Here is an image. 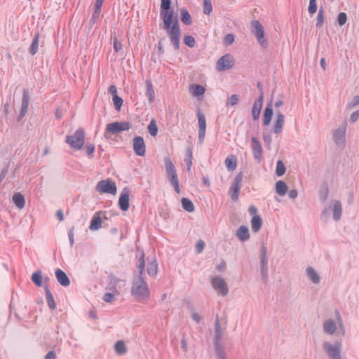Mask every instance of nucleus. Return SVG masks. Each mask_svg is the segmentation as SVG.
Wrapping results in <instances>:
<instances>
[{"mask_svg": "<svg viewBox=\"0 0 359 359\" xmlns=\"http://www.w3.org/2000/svg\"><path fill=\"white\" fill-rule=\"evenodd\" d=\"M359 104V95L353 97L352 101L348 104L349 107H353L354 106Z\"/></svg>", "mask_w": 359, "mask_h": 359, "instance_id": "63", "label": "nucleus"}, {"mask_svg": "<svg viewBox=\"0 0 359 359\" xmlns=\"http://www.w3.org/2000/svg\"><path fill=\"white\" fill-rule=\"evenodd\" d=\"M29 102V96L28 94V91L27 89H24L19 119L20 118L24 117L27 114V111H28Z\"/></svg>", "mask_w": 359, "mask_h": 359, "instance_id": "20", "label": "nucleus"}, {"mask_svg": "<svg viewBox=\"0 0 359 359\" xmlns=\"http://www.w3.org/2000/svg\"><path fill=\"white\" fill-rule=\"evenodd\" d=\"M243 173L241 172L238 173L234 179L230 190L229 195L232 201H237L240 194V190L242 187Z\"/></svg>", "mask_w": 359, "mask_h": 359, "instance_id": "8", "label": "nucleus"}, {"mask_svg": "<svg viewBox=\"0 0 359 359\" xmlns=\"http://www.w3.org/2000/svg\"><path fill=\"white\" fill-rule=\"evenodd\" d=\"M123 99L118 96V95H116L114 97H113V102H114V107H115V109L118 111L120 110L122 104H123Z\"/></svg>", "mask_w": 359, "mask_h": 359, "instance_id": "52", "label": "nucleus"}, {"mask_svg": "<svg viewBox=\"0 0 359 359\" xmlns=\"http://www.w3.org/2000/svg\"><path fill=\"white\" fill-rule=\"evenodd\" d=\"M236 236L241 241L248 240L250 238L248 228L246 226H240L236 232Z\"/></svg>", "mask_w": 359, "mask_h": 359, "instance_id": "25", "label": "nucleus"}, {"mask_svg": "<svg viewBox=\"0 0 359 359\" xmlns=\"http://www.w3.org/2000/svg\"><path fill=\"white\" fill-rule=\"evenodd\" d=\"M32 280L39 287L42 285V273L41 271H35L32 276Z\"/></svg>", "mask_w": 359, "mask_h": 359, "instance_id": "40", "label": "nucleus"}, {"mask_svg": "<svg viewBox=\"0 0 359 359\" xmlns=\"http://www.w3.org/2000/svg\"><path fill=\"white\" fill-rule=\"evenodd\" d=\"M133 149L135 154L139 156H143L146 152L144 140L141 136H136L133 140Z\"/></svg>", "mask_w": 359, "mask_h": 359, "instance_id": "14", "label": "nucleus"}, {"mask_svg": "<svg viewBox=\"0 0 359 359\" xmlns=\"http://www.w3.org/2000/svg\"><path fill=\"white\" fill-rule=\"evenodd\" d=\"M119 292L117 290L114 289L113 292H107L104 294L103 300L107 303H111L115 300L116 295H118Z\"/></svg>", "mask_w": 359, "mask_h": 359, "instance_id": "42", "label": "nucleus"}, {"mask_svg": "<svg viewBox=\"0 0 359 359\" xmlns=\"http://www.w3.org/2000/svg\"><path fill=\"white\" fill-rule=\"evenodd\" d=\"M184 162L187 164V170L189 171L192 166V151L191 149H187V155L184 158Z\"/></svg>", "mask_w": 359, "mask_h": 359, "instance_id": "49", "label": "nucleus"}, {"mask_svg": "<svg viewBox=\"0 0 359 359\" xmlns=\"http://www.w3.org/2000/svg\"><path fill=\"white\" fill-rule=\"evenodd\" d=\"M251 144L254 158L257 161L258 163H260L263 159V150L262 144L258 139L255 137H252L251 138Z\"/></svg>", "mask_w": 359, "mask_h": 359, "instance_id": "15", "label": "nucleus"}, {"mask_svg": "<svg viewBox=\"0 0 359 359\" xmlns=\"http://www.w3.org/2000/svg\"><path fill=\"white\" fill-rule=\"evenodd\" d=\"M165 169L167 177L170 183L173 186L176 193L180 194V182L177 174V170L172 160L169 157L164 158Z\"/></svg>", "mask_w": 359, "mask_h": 359, "instance_id": "3", "label": "nucleus"}, {"mask_svg": "<svg viewBox=\"0 0 359 359\" xmlns=\"http://www.w3.org/2000/svg\"><path fill=\"white\" fill-rule=\"evenodd\" d=\"M204 247H205V242L203 240L198 241V242L196 243V252L198 253H201L203 250Z\"/></svg>", "mask_w": 359, "mask_h": 359, "instance_id": "59", "label": "nucleus"}, {"mask_svg": "<svg viewBox=\"0 0 359 359\" xmlns=\"http://www.w3.org/2000/svg\"><path fill=\"white\" fill-rule=\"evenodd\" d=\"M182 206L184 210L189 212H192L194 211V205L191 200L187 198H182Z\"/></svg>", "mask_w": 359, "mask_h": 359, "instance_id": "36", "label": "nucleus"}, {"mask_svg": "<svg viewBox=\"0 0 359 359\" xmlns=\"http://www.w3.org/2000/svg\"><path fill=\"white\" fill-rule=\"evenodd\" d=\"M180 13H181L182 22L186 25H191V15H190L189 11L185 8H182L180 11Z\"/></svg>", "mask_w": 359, "mask_h": 359, "instance_id": "38", "label": "nucleus"}, {"mask_svg": "<svg viewBox=\"0 0 359 359\" xmlns=\"http://www.w3.org/2000/svg\"><path fill=\"white\" fill-rule=\"evenodd\" d=\"M308 11L310 14H314L316 12V11H317L316 0H310L309 1V6Z\"/></svg>", "mask_w": 359, "mask_h": 359, "instance_id": "57", "label": "nucleus"}, {"mask_svg": "<svg viewBox=\"0 0 359 359\" xmlns=\"http://www.w3.org/2000/svg\"><path fill=\"white\" fill-rule=\"evenodd\" d=\"M336 319H337V324H338L340 331H341V336H344L346 334V330H345L344 325L343 324V320H342L341 316L338 311H336Z\"/></svg>", "mask_w": 359, "mask_h": 359, "instance_id": "46", "label": "nucleus"}, {"mask_svg": "<svg viewBox=\"0 0 359 359\" xmlns=\"http://www.w3.org/2000/svg\"><path fill=\"white\" fill-rule=\"evenodd\" d=\"M85 149L88 156H91L95 151V147L92 144H88Z\"/></svg>", "mask_w": 359, "mask_h": 359, "instance_id": "60", "label": "nucleus"}, {"mask_svg": "<svg viewBox=\"0 0 359 359\" xmlns=\"http://www.w3.org/2000/svg\"><path fill=\"white\" fill-rule=\"evenodd\" d=\"M324 23V10L320 8L318 11L317 19H316V27L320 28L323 27Z\"/></svg>", "mask_w": 359, "mask_h": 359, "instance_id": "45", "label": "nucleus"}, {"mask_svg": "<svg viewBox=\"0 0 359 359\" xmlns=\"http://www.w3.org/2000/svg\"><path fill=\"white\" fill-rule=\"evenodd\" d=\"M111 39L113 40V46L115 52H119L123 48L122 43L118 41L116 36L111 37Z\"/></svg>", "mask_w": 359, "mask_h": 359, "instance_id": "53", "label": "nucleus"}, {"mask_svg": "<svg viewBox=\"0 0 359 359\" xmlns=\"http://www.w3.org/2000/svg\"><path fill=\"white\" fill-rule=\"evenodd\" d=\"M147 128H148V131H149V134L151 136L155 137L157 135L158 127L156 123V121L154 119H152L150 121L149 124L148 125Z\"/></svg>", "mask_w": 359, "mask_h": 359, "instance_id": "44", "label": "nucleus"}, {"mask_svg": "<svg viewBox=\"0 0 359 359\" xmlns=\"http://www.w3.org/2000/svg\"><path fill=\"white\" fill-rule=\"evenodd\" d=\"M225 165L229 171H233L237 166V159L235 156L230 155L225 159Z\"/></svg>", "mask_w": 359, "mask_h": 359, "instance_id": "29", "label": "nucleus"}, {"mask_svg": "<svg viewBox=\"0 0 359 359\" xmlns=\"http://www.w3.org/2000/svg\"><path fill=\"white\" fill-rule=\"evenodd\" d=\"M205 93V88L201 85H195L193 86L192 93L196 96L203 95Z\"/></svg>", "mask_w": 359, "mask_h": 359, "instance_id": "50", "label": "nucleus"}, {"mask_svg": "<svg viewBox=\"0 0 359 359\" xmlns=\"http://www.w3.org/2000/svg\"><path fill=\"white\" fill-rule=\"evenodd\" d=\"M116 352L119 355H124L127 352L126 345L123 341H118L114 346Z\"/></svg>", "mask_w": 359, "mask_h": 359, "instance_id": "41", "label": "nucleus"}, {"mask_svg": "<svg viewBox=\"0 0 359 359\" xmlns=\"http://www.w3.org/2000/svg\"><path fill=\"white\" fill-rule=\"evenodd\" d=\"M223 337V331L222 329V326L219 321L218 318H217L215 323V338H214V346H219L221 344V341Z\"/></svg>", "mask_w": 359, "mask_h": 359, "instance_id": "21", "label": "nucleus"}, {"mask_svg": "<svg viewBox=\"0 0 359 359\" xmlns=\"http://www.w3.org/2000/svg\"><path fill=\"white\" fill-rule=\"evenodd\" d=\"M216 359H226V354L222 345L215 346Z\"/></svg>", "mask_w": 359, "mask_h": 359, "instance_id": "39", "label": "nucleus"}, {"mask_svg": "<svg viewBox=\"0 0 359 359\" xmlns=\"http://www.w3.org/2000/svg\"><path fill=\"white\" fill-rule=\"evenodd\" d=\"M260 269L262 280L264 283H266L268 280L267 248L264 245L261 248Z\"/></svg>", "mask_w": 359, "mask_h": 359, "instance_id": "10", "label": "nucleus"}, {"mask_svg": "<svg viewBox=\"0 0 359 359\" xmlns=\"http://www.w3.org/2000/svg\"><path fill=\"white\" fill-rule=\"evenodd\" d=\"M337 330V323L332 319H327L323 323V331L330 335L333 334Z\"/></svg>", "mask_w": 359, "mask_h": 359, "instance_id": "24", "label": "nucleus"}, {"mask_svg": "<svg viewBox=\"0 0 359 359\" xmlns=\"http://www.w3.org/2000/svg\"><path fill=\"white\" fill-rule=\"evenodd\" d=\"M285 166L283 162L280 160H278L276 163V174L277 175V176H283L285 173Z\"/></svg>", "mask_w": 359, "mask_h": 359, "instance_id": "43", "label": "nucleus"}, {"mask_svg": "<svg viewBox=\"0 0 359 359\" xmlns=\"http://www.w3.org/2000/svg\"><path fill=\"white\" fill-rule=\"evenodd\" d=\"M197 118L198 121V140L200 143H203L205 135L206 121L205 116L200 111H198Z\"/></svg>", "mask_w": 359, "mask_h": 359, "instance_id": "16", "label": "nucleus"}, {"mask_svg": "<svg viewBox=\"0 0 359 359\" xmlns=\"http://www.w3.org/2000/svg\"><path fill=\"white\" fill-rule=\"evenodd\" d=\"M359 118V110H357L351 114L350 121L353 123L355 122Z\"/></svg>", "mask_w": 359, "mask_h": 359, "instance_id": "62", "label": "nucleus"}, {"mask_svg": "<svg viewBox=\"0 0 359 359\" xmlns=\"http://www.w3.org/2000/svg\"><path fill=\"white\" fill-rule=\"evenodd\" d=\"M146 95L149 97V100L150 102H153L154 100L155 93L154 90L153 85L151 81H146Z\"/></svg>", "mask_w": 359, "mask_h": 359, "instance_id": "37", "label": "nucleus"}, {"mask_svg": "<svg viewBox=\"0 0 359 359\" xmlns=\"http://www.w3.org/2000/svg\"><path fill=\"white\" fill-rule=\"evenodd\" d=\"M239 100L238 95L236 94L232 95L229 99H228V104H230L231 106H234L238 104Z\"/></svg>", "mask_w": 359, "mask_h": 359, "instance_id": "58", "label": "nucleus"}, {"mask_svg": "<svg viewBox=\"0 0 359 359\" xmlns=\"http://www.w3.org/2000/svg\"><path fill=\"white\" fill-rule=\"evenodd\" d=\"M44 359H56V353L54 351H48L44 357Z\"/></svg>", "mask_w": 359, "mask_h": 359, "instance_id": "64", "label": "nucleus"}, {"mask_svg": "<svg viewBox=\"0 0 359 359\" xmlns=\"http://www.w3.org/2000/svg\"><path fill=\"white\" fill-rule=\"evenodd\" d=\"M101 13V7L95 6V11L93 13L92 18L90 21L93 23H95L97 20V19L99 18Z\"/></svg>", "mask_w": 359, "mask_h": 359, "instance_id": "55", "label": "nucleus"}, {"mask_svg": "<svg viewBox=\"0 0 359 359\" xmlns=\"http://www.w3.org/2000/svg\"><path fill=\"white\" fill-rule=\"evenodd\" d=\"M184 43L189 48H193L196 45V41L192 36H185L184 38Z\"/></svg>", "mask_w": 359, "mask_h": 359, "instance_id": "51", "label": "nucleus"}, {"mask_svg": "<svg viewBox=\"0 0 359 359\" xmlns=\"http://www.w3.org/2000/svg\"><path fill=\"white\" fill-rule=\"evenodd\" d=\"M44 289H45V293H46V297L48 306L50 309L53 310L56 308V304L54 301L53 296L51 294V292L47 285L45 286Z\"/></svg>", "mask_w": 359, "mask_h": 359, "instance_id": "35", "label": "nucleus"}, {"mask_svg": "<svg viewBox=\"0 0 359 359\" xmlns=\"http://www.w3.org/2000/svg\"><path fill=\"white\" fill-rule=\"evenodd\" d=\"M97 191L100 193H107L114 195L116 193V186L114 181L110 180L100 181L96 187Z\"/></svg>", "mask_w": 359, "mask_h": 359, "instance_id": "9", "label": "nucleus"}, {"mask_svg": "<svg viewBox=\"0 0 359 359\" xmlns=\"http://www.w3.org/2000/svg\"><path fill=\"white\" fill-rule=\"evenodd\" d=\"M306 273L309 278L315 284H318L320 281L318 273L312 267H308L306 270Z\"/></svg>", "mask_w": 359, "mask_h": 359, "instance_id": "28", "label": "nucleus"}, {"mask_svg": "<svg viewBox=\"0 0 359 359\" xmlns=\"http://www.w3.org/2000/svg\"><path fill=\"white\" fill-rule=\"evenodd\" d=\"M203 13L210 15L212 11L211 0H203Z\"/></svg>", "mask_w": 359, "mask_h": 359, "instance_id": "48", "label": "nucleus"}, {"mask_svg": "<svg viewBox=\"0 0 359 359\" xmlns=\"http://www.w3.org/2000/svg\"><path fill=\"white\" fill-rule=\"evenodd\" d=\"M332 204V217L335 221H338L340 219L342 214V205L339 201L332 200L331 201Z\"/></svg>", "mask_w": 359, "mask_h": 359, "instance_id": "19", "label": "nucleus"}, {"mask_svg": "<svg viewBox=\"0 0 359 359\" xmlns=\"http://www.w3.org/2000/svg\"><path fill=\"white\" fill-rule=\"evenodd\" d=\"M131 123L128 121L108 123L106 127L104 136L106 137L107 133L116 135L123 131L129 130L131 128Z\"/></svg>", "mask_w": 359, "mask_h": 359, "instance_id": "6", "label": "nucleus"}, {"mask_svg": "<svg viewBox=\"0 0 359 359\" xmlns=\"http://www.w3.org/2000/svg\"><path fill=\"white\" fill-rule=\"evenodd\" d=\"M264 100V93H262V95H259L257 100H256L253 104L252 109V116L254 121L258 120L260 111L262 108V103Z\"/></svg>", "mask_w": 359, "mask_h": 359, "instance_id": "18", "label": "nucleus"}, {"mask_svg": "<svg viewBox=\"0 0 359 359\" xmlns=\"http://www.w3.org/2000/svg\"><path fill=\"white\" fill-rule=\"evenodd\" d=\"M13 201L16 207L19 209H22L25 205V197L20 193H15L13 196Z\"/></svg>", "mask_w": 359, "mask_h": 359, "instance_id": "27", "label": "nucleus"}, {"mask_svg": "<svg viewBox=\"0 0 359 359\" xmlns=\"http://www.w3.org/2000/svg\"><path fill=\"white\" fill-rule=\"evenodd\" d=\"M171 0H161L160 15L163 20V28L166 30L170 43L175 50L180 47L181 30L177 16H174V11L171 8Z\"/></svg>", "mask_w": 359, "mask_h": 359, "instance_id": "1", "label": "nucleus"}, {"mask_svg": "<svg viewBox=\"0 0 359 359\" xmlns=\"http://www.w3.org/2000/svg\"><path fill=\"white\" fill-rule=\"evenodd\" d=\"M144 265V253L142 252L137 264L139 275L137 278L133 279L131 287V294L139 302L148 301L150 297L148 285L143 278Z\"/></svg>", "mask_w": 359, "mask_h": 359, "instance_id": "2", "label": "nucleus"}, {"mask_svg": "<svg viewBox=\"0 0 359 359\" xmlns=\"http://www.w3.org/2000/svg\"><path fill=\"white\" fill-rule=\"evenodd\" d=\"M55 276L58 283L64 287L70 284V280L67 274L61 269H57L55 271Z\"/></svg>", "mask_w": 359, "mask_h": 359, "instance_id": "23", "label": "nucleus"}, {"mask_svg": "<svg viewBox=\"0 0 359 359\" xmlns=\"http://www.w3.org/2000/svg\"><path fill=\"white\" fill-rule=\"evenodd\" d=\"M252 27L258 43L262 48H266L268 42L267 40L264 39V30L262 24L258 20H254L252 22Z\"/></svg>", "mask_w": 359, "mask_h": 359, "instance_id": "7", "label": "nucleus"}, {"mask_svg": "<svg viewBox=\"0 0 359 359\" xmlns=\"http://www.w3.org/2000/svg\"><path fill=\"white\" fill-rule=\"evenodd\" d=\"M287 186L284 181L279 180L276 183V192L278 195L281 196H285L287 192Z\"/></svg>", "mask_w": 359, "mask_h": 359, "instance_id": "32", "label": "nucleus"}, {"mask_svg": "<svg viewBox=\"0 0 359 359\" xmlns=\"http://www.w3.org/2000/svg\"><path fill=\"white\" fill-rule=\"evenodd\" d=\"M101 225H102V220H101V218L98 215V212H96L92 219H91V222H90V226H89V229L91 230V231H95V230H97L99 229L100 227H101Z\"/></svg>", "mask_w": 359, "mask_h": 359, "instance_id": "30", "label": "nucleus"}, {"mask_svg": "<svg viewBox=\"0 0 359 359\" xmlns=\"http://www.w3.org/2000/svg\"><path fill=\"white\" fill-rule=\"evenodd\" d=\"M147 273L151 276L155 277L158 273V264L156 259L151 260L147 265Z\"/></svg>", "mask_w": 359, "mask_h": 359, "instance_id": "33", "label": "nucleus"}, {"mask_svg": "<svg viewBox=\"0 0 359 359\" xmlns=\"http://www.w3.org/2000/svg\"><path fill=\"white\" fill-rule=\"evenodd\" d=\"M323 348L330 359H342V343L336 341L334 343L326 341L323 343Z\"/></svg>", "mask_w": 359, "mask_h": 359, "instance_id": "5", "label": "nucleus"}, {"mask_svg": "<svg viewBox=\"0 0 359 359\" xmlns=\"http://www.w3.org/2000/svg\"><path fill=\"white\" fill-rule=\"evenodd\" d=\"M329 189L327 185L323 186L319 191V198L321 201L324 202L328 197Z\"/></svg>", "mask_w": 359, "mask_h": 359, "instance_id": "47", "label": "nucleus"}, {"mask_svg": "<svg viewBox=\"0 0 359 359\" xmlns=\"http://www.w3.org/2000/svg\"><path fill=\"white\" fill-rule=\"evenodd\" d=\"M273 109L271 104H268L265 108L264 111V117H263V125L268 126L270 124L271 118L273 116Z\"/></svg>", "mask_w": 359, "mask_h": 359, "instance_id": "26", "label": "nucleus"}, {"mask_svg": "<svg viewBox=\"0 0 359 359\" xmlns=\"http://www.w3.org/2000/svg\"><path fill=\"white\" fill-rule=\"evenodd\" d=\"M285 123V116L279 111H276V119L274 123L273 132L276 134H279L283 129Z\"/></svg>", "mask_w": 359, "mask_h": 359, "instance_id": "22", "label": "nucleus"}, {"mask_svg": "<svg viewBox=\"0 0 359 359\" xmlns=\"http://www.w3.org/2000/svg\"><path fill=\"white\" fill-rule=\"evenodd\" d=\"M85 131L82 128H78L73 135H67L65 142L74 150H80L85 142Z\"/></svg>", "mask_w": 359, "mask_h": 359, "instance_id": "4", "label": "nucleus"}, {"mask_svg": "<svg viewBox=\"0 0 359 359\" xmlns=\"http://www.w3.org/2000/svg\"><path fill=\"white\" fill-rule=\"evenodd\" d=\"M235 36L233 34H228L224 36V43L226 46H229L233 43Z\"/></svg>", "mask_w": 359, "mask_h": 359, "instance_id": "56", "label": "nucleus"}, {"mask_svg": "<svg viewBox=\"0 0 359 359\" xmlns=\"http://www.w3.org/2000/svg\"><path fill=\"white\" fill-rule=\"evenodd\" d=\"M234 60L231 55L225 54L217 62L216 68L219 72L229 69L234 66Z\"/></svg>", "mask_w": 359, "mask_h": 359, "instance_id": "12", "label": "nucleus"}, {"mask_svg": "<svg viewBox=\"0 0 359 359\" xmlns=\"http://www.w3.org/2000/svg\"><path fill=\"white\" fill-rule=\"evenodd\" d=\"M108 93L111 94L113 97L118 95H117V88L114 85H111L108 88Z\"/></svg>", "mask_w": 359, "mask_h": 359, "instance_id": "61", "label": "nucleus"}, {"mask_svg": "<svg viewBox=\"0 0 359 359\" xmlns=\"http://www.w3.org/2000/svg\"><path fill=\"white\" fill-rule=\"evenodd\" d=\"M346 20H347V15L344 12L339 13L337 16V22H338L339 25V26L344 25L346 22Z\"/></svg>", "mask_w": 359, "mask_h": 359, "instance_id": "54", "label": "nucleus"}, {"mask_svg": "<svg viewBox=\"0 0 359 359\" xmlns=\"http://www.w3.org/2000/svg\"><path fill=\"white\" fill-rule=\"evenodd\" d=\"M129 195L130 191L128 189H124L120 194L118 198V205L121 210L127 211L129 208Z\"/></svg>", "mask_w": 359, "mask_h": 359, "instance_id": "17", "label": "nucleus"}, {"mask_svg": "<svg viewBox=\"0 0 359 359\" xmlns=\"http://www.w3.org/2000/svg\"><path fill=\"white\" fill-rule=\"evenodd\" d=\"M346 123L344 122L341 126L333 131V140L339 147H344L346 142Z\"/></svg>", "mask_w": 359, "mask_h": 359, "instance_id": "11", "label": "nucleus"}, {"mask_svg": "<svg viewBox=\"0 0 359 359\" xmlns=\"http://www.w3.org/2000/svg\"><path fill=\"white\" fill-rule=\"evenodd\" d=\"M211 285L212 288L218 290L222 296L228 294L229 288L224 278L218 276L213 277L211 280Z\"/></svg>", "mask_w": 359, "mask_h": 359, "instance_id": "13", "label": "nucleus"}, {"mask_svg": "<svg viewBox=\"0 0 359 359\" xmlns=\"http://www.w3.org/2000/svg\"><path fill=\"white\" fill-rule=\"evenodd\" d=\"M39 38H40V35H39V33L38 32L34 35V36L32 39V42L29 48V52L32 55H34L38 52Z\"/></svg>", "mask_w": 359, "mask_h": 359, "instance_id": "31", "label": "nucleus"}, {"mask_svg": "<svg viewBox=\"0 0 359 359\" xmlns=\"http://www.w3.org/2000/svg\"><path fill=\"white\" fill-rule=\"evenodd\" d=\"M252 229L254 232L259 231L262 226V219L259 215L253 216L251 220Z\"/></svg>", "mask_w": 359, "mask_h": 359, "instance_id": "34", "label": "nucleus"}]
</instances>
